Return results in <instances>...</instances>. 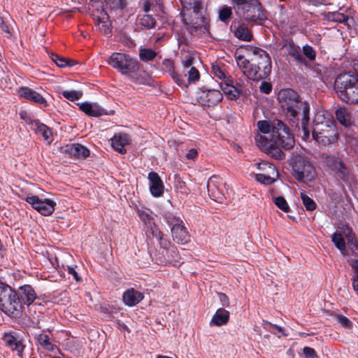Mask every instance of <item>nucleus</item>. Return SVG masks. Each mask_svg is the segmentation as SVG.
<instances>
[{
  "instance_id": "f257e3e1",
  "label": "nucleus",
  "mask_w": 358,
  "mask_h": 358,
  "mask_svg": "<svg viewBox=\"0 0 358 358\" xmlns=\"http://www.w3.org/2000/svg\"><path fill=\"white\" fill-rule=\"evenodd\" d=\"M284 115L294 131H303L306 139L310 136V104L302 101L296 92L292 89L281 90L278 95Z\"/></svg>"
},
{
  "instance_id": "f03ea898",
  "label": "nucleus",
  "mask_w": 358,
  "mask_h": 358,
  "mask_svg": "<svg viewBox=\"0 0 358 358\" xmlns=\"http://www.w3.org/2000/svg\"><path fill=\"white\" fill-rule=\"evenodd\" d=\"M259 129L264 134H271L275 144L280 145L285 150L294 148L295 141L290 133L289 127L280 120L272 121L262 120L257 122Z\"/></svg>"
},
{
  "instance_id": "7ed1b4c3",
  "label": "nucleus",
  "mask_w": 358,
  "mask_h": 358,
  "mask_svg": "<svg viewBox=\"0 0 358 358\" xmlns=\"http://www.w3.org/2000/svg\"><path fill=\"white\" fill-rule=\"evenodd\" d=\"M334 90L338 97L350 104L358 103V76L345 73L337 76Z\"/></svg>"
},
{
  "instance_id": "20e7f679",
  "label": "nucleus",
  "mask_w": 358,
  "mask_h": 358,
  "mask_svg": "<svg viewBox=\"0 0 358 358\" xmlns=\"http://www.w3.org/2000/svg\"><path fill=\"white\" fill-rule=\"evenodd\" d=\"M289 164L292 168V174L298 181L307 183L315 180L316 169L307 156L296 150L292 154Z\"/></svg>"
},
{
  "instance_id": "39448f33",
  "label": "nucleus",
  "mask_w": 358,
  "mask_h": 358,
  "mask_svg": "<svg viewBox=\"0 0 358 358\" xmlns=\"http://www.w3.org/2000/svg\"><path fill=\"white\" fill-rule=\"evenodd\" d=\"M19 295L10 286L0 282V310L8 316L19 317L22 313Z\"/></svg>"
},
{
  "instance_id": "423d86ee",
  "label": "nucleus",
  "mask_w": 358,
  "mask_h": 358,
  "mask_svg": "<svg viewBox=\"0 0 358 358\" xmlns=\"http://www.w3.org/2000/svg\"><path fill=\"white\" fill-rule=\"evenodd\" d=\"M254 54L259 55L257 64H252L250 69L245 71V76L250 80L259 81L266 78L271 73V58L266 51L255 48Z\"/></svg>"
},
{
  "instance_id": "0eeeda50",
  "label": "nucleus",
  "mask_w": 358,
  "mask_h": 358,
  "mask_svg": "<svg viewBox=\"0 0 358 358\" xmlns=\"http://www.w3.org/2000/svg\"><path fill=\"white\" fill-rule=\"evenodd\" d=\"M235 10L240 17L248 22L262 23L266 19L258 0H250L243 7L235 8Z\"/></svg>"
},
{
  "instance_id": "6e6552de",
  "label": "nucleus",
  "mask_w": 358,
  "mask_h": 358,
  "mask_svg": "<svg viewBox=\"0 0 358 358\" xmlns=\"http://www.w3.org/2000/svg\"><path fill=\"white\" fill-rule=\"evenodd\" d=\"M108 62L122 74L134 73L139 69L136 60L123 53L113 52Z\"/></svg>"
},
{
  "instance_id": "1a4fd4ad",
  "label": "nucleus",
  "mask_w": 358,
  "mask_h": 358,
  "mask_svg": "<svg viewBox=\"0 0 358 358\" xmlns=\"http://www.w3.org/2000/svg\"><path fill=\"white\" fill-rule=\"evenodd\" d=\"M314 139L319 143L327 145L337 140L336 125L333 121H327L312 131Z\"/></svg>"
},
{
  "instance_id": "9d476101",
  "label": "nucleus",
  "mask_w": 358,
  "mask_h": 358,
  "mask_svg": "<svg viewBox=\"0 0 358 358\" xmlns=\"http://www.w3.org/2000/svg\"><path fill=\"white\" fill-rule=\"evenodd\" d=\"M182 73L184 76L176 73L175 70L170 71V76L175 83L181 87H187L189 84L199 80L200 73L195 67L183 69Z\"/></svg>"
},
{
  "instance_id": "9b49d317",
  "label": "nucleus",
  "mask_w": 358,
  "mask_h": 358,
  "mask_svg": "<svg viewBox=\"0 0 358 358\" xmlns=\"http://www.w3.org/2000/svg\"><path fill=\"white\" fill-rule=\"evenodd\" d=\"M354 11L349 8L345 13L340 11L329 12L324 15V18L329 21L343 24L348 30H351L355 26Z\"/></svg>"
},
{
  "instance_id": "f8f14e48",
  "label": "nucleus",
  "mask_w": 358,
  "mask_h": 358,
  "mask_svg": "<svg viewBox=\"0 0 358 358\" xmlns=\"http://www.w3.org/2000/svg\"><path fill=\"white\" fill-rule=\"evenodd\" d=\"M26 201L45 216L51 215L54 212L56 205L55 202L50 199L41 200L37 196H27Z\"/></svg>"
},
{
  "instance_id": "ddd939ff",
  "label": "nucleus",
  "mask_w": 358,
  "mask_h": 358,
  "mask_svg": "<svg viewBox=\"0 0 358 358\" xmlns=\"http://www.w3.org/2000/svg\"><path fill=\"white\" fill-rule=\"evenodd\" d=\"M257 142L259 148L271 157L278 160L285 157L284 152L278 147V144L274 145L272 141H268L262 136L257 139Z\"/></svg>"
},
{
  "instance_id": "4468645a",
  "label": "nucleus",
  "mask_w": 358,
  "mask_h": 358,
  "mask_svg": "<svg viewBox=\"0 0 358 358\" xmlns=\"http://www.w3.org/2000/svg\"><path fill=\"white\" fill-rule=\"evenodd\" d=\"M324 163L331 170L338 171L339 176L345 180L348 176V170L344 164L336 157L323 153L322 155Z\"/></svg>"
},
{
  "instance_id": "2eb2a0df",
  "label": "nucleus",
  "mask_w": 358,
  "mask_h": 358,
  "mask_svg": "<svg viewBox=\"0 0 358 358\" xmlns=\"http://www.w3.org/2000/svg\"><path fill=\"white\" fill-rule=\"evenodd\" d=\"M199 99L200 103L203 106L211 107L220 103L222 100L223 96L219 90H210L203 92Z\"/></svg>"
},
{
  "instance_id": "dca6fc26",
  "label": "nucleus",
  "mask_w": 358,
  "mask_h": 358,
  "mask_svg": "<svg viewBox=\"0 0 358 358\" xmlns=\"http://www.w3.org/2000/svg\"><path fill=\"white\" fill-rule=\"evenodd\" d=\"M174 218L172 219V221L168 220V222L173 225L171 227V234L173 241L180 244L187 243L189 236L185 227L178 223H174Z\"/></svg>"
},
{
  "instance_id": "f3484780",
  "label": "nucleus",
  "mask_w": 358,
  "mask_h": 358,
  "mask_svg": "<svg viewBox=\"0 0 358 358\" xmlns=\"http://www.w3.org/2000/svg\"><path fill=\"white\" fill-rule=\"evenodd\" d=\"M62 152L71 157L76 158H86L90 155V150L84 145L79 143L66 145L62 148Z\"/></svg>"
},
{
  "instance_id": "a211bd4d",
  "label": "nucleus",
  "mask_w": 358,
  "mask_h": 358,
  "mask_svg": "<svg viewBox=\"0 0 358 358\" xmlns=\"http://www.w3.org/2000/svg\"><path fill=\"white\" fill-rule=\"evenodd\" d=\"M150 190L155 197L161 196L164 193V186L157 173L152 171L148 174Z\"/></svg>"
},
{
  "instance_id": "6ab92c4d",
  "label": "nucleus",
  "mask_w": 358,
  "mask_h": 358,
  "mask_svg": "<svg viewBox=\"0 0 358 358\" xmlns=\"http://www.w3.org/2000/svg\"><path fill=\"white\" fill-rule=\"evenodd\" d=\"M4 345L11 350H16L17 355L22 357L24 345L22 341L11 334H5L2 338Z\"/></svg>"
},
{
  "instance_id": "aec40b11",
  "label": "nucleus",
  "mask_w": 358,
  "mask_h": 358,
  "mask_svg": "<svg viewBox=\"0 0 358 358\" xmlns=\"http://www.w3.org/2000/svg\"><path fill=\"white\" fill-rule=\"evenodd\" d=\"M19 95L26 99H28L34 103L47 106L45 99L37 92L29 87H20L18 90Z\"/></svg>"
},
{
  "instance_id": "412c9836",
  "label": "nucleus",
  "mask_w": 358,
  "mask_h": 358,
  "mask_svg": "<svg viewBox=\"0 0 358 358\" xmlns=\"http://www.w3.org/2000/svg\"><path fill=\"white\" fill-rule=\"evenodd\" d=\"M241 87V86L240 85L235 86L232 81H224L220 83L221 90L225 95L231 100H236L239 98L241 94V89H240Z\"/></svg>"
},
{
  "instance_id": "4be33fe9",
  "label": "nucleus",
  "mask_w": 358,
  "mask_h": 358,
  "mask_svg": "<svg viewBox=\"0 0 358 358\" xmlns=\"http://www.w3.org/2000/svg\"><path fill=\"white\" fill-rule=\"evenodd\" d=\"M111 141V145L116 151L121 154H124L127 152L124 146L129 143L130 137L125 133H121L115 135Z\"/></svg>"
},
{
  "instance_id": "5701e85b",
  "label": "nucleus",
  "mask_w": 358,
  "mask_h": 358,
  "mask_svg": "<svg viewBox=\"0 0 358 358\" xmlns=\"http://www.w3.org/2000/svg\"><path fill=\"white\" fill-rule=\"evenodd\" d=\"M29 121L31 129L34 131L36 134L42 135L45 141H48L50 138L52 131L45 124L41 123L39 120L29 119Z\"/></svg>"
},
{
  "instance_id": "b1692460",
  "label": "nucleus",
  "mask_w": 358,
  "mask_h": 358,
  "mask_svg": "<svg viewBox=\"0 0 358 358\" xmlns=\"http://www.w3.org/2000/svg\"><path fill=\"white\" fill-rule=\"evenodd\" d=\"M143 299V294L140 292L135 290L134 288L129 289L123 294L122 296V299L124 302L129 306L136 305Z\"/></svg>"
},
{
  "instance_id": "393cba45",
  "label": "nucleus",
  "mask_w": 358,
  "mask_h": 358,
  "mask_svg": "<svg viewBox=\"0 0 358 358\" xmlns=\"http://www.w3.org/2000/svg\"><path fill=\"white\" fill-rule=\"evenodd\" d=\"M20 289L21 292L20 296L24 301V303L28 307L31 305L34 306L35 304L33 303L36 298V294L32 287L29 285H25L20 287Z\"/></svg>"
},
{
  "instance_id": "a878e982",
  "label": "nucleus",
  "mask_w": 358,
  "mask_h": 358,
  "mask_svg": "<svg viewBox=\"0 0 358 358\" xmlns=\"http://www.w3.org/2000/svg\"><path fill=\"white\" fill-rule=\"evenodd\" d=\"M286 48L288 55L290 56L296 62L301 65L307 64V62L299 46L295 45L294 43H289Z\"/></svg>"
},
{
  "instance_id": "bb28decb",
  "label": "nucleus",
  "mask_w": 358,
  "mask_h": 358,
  "mask_svg": "<svg viewBox=\"0 0 358 358\" xmlns=\"http://www.w3.org/2000/svg\"><path fill=\"white\" fill-rule=\"evenodd\" d=\"M78 105L80 109L89 116L99 117L106 114L104 109L101 108L96 105H92L87 102L78 103Z\"/></svg>"
},
{
  "instance_id": "cd10ccee",
  "label": "nucleus",
  "mask_w": 358,
  "mask_h": 358,
  "mask_svg": "<svg viewBox=\"0 0 358 358\" xmlns=\"http://www.w3.org/2000/svg\"><path fill=\"white\" fill-rule=\"evenodd\" d=\"M229 320V312L224 308H218L213 315L210 323L220 327L226 324Z\"/></svg>"
},
{
  "instance_id": "c85d7f7f",
  "label": "nucleus",
  "mask_w": 358,
  "mask_h": 358,
  "mask_svg": "<svg viewBox=\"0 0 358 358\" xmlns=\"http://www.w3.org/2000/svg\"><path fill=\"white\" fill-rule=\"evenodd\" d=\"M234 35L238 39L245 41H250L252 38V34L245 24L239 25L234 31Z\"/></svg>"
},
{
  "instance_id": "c756f323",
  "label": "nucleus",
  "mask_w": 358,
  "mask_h": 358,
  "mask_svg": "<svg viewBox=\"0 0 358 358\" xmlns=\"http://www.w3.org/2000/svg\"><path fill=\"white\" fill-rule=\"evenodd\" d=\"M257 169L263 171L266 176H271L273 178L276 179L278 176V171L275 166L268 162H262L258 164Z\"/></svg>"
},
{
  "instance_id": "7c9ffc66",
  "label": "nucleus",
  "mask_w": 358,
  "mask_h": 358,
  "mask_svg": "<svg viewBox=\"0 0 358 358\" xmlns=\"http://www.w3.org/2000/svg\"><path fill=\"white\" fill-rule=\"evenodd\" d=\"M52 60L59 66V67H66V66H73L76 64V61L66 59L65 57H61L55 53H52L50 55Z\"/></svg>"
},
{
  "instance_id": "2f4dec72",
  "label": "nucleus",
  "mask_w": 358,
  "mask_h": 358,
  "mask_svg": "<svg viewBox=\"0 0 358 358\" xmlns=\"http://www.w3.org/2000/svg\"><path fill=\"white\" fill-rule=\"evenodd\" d=\"M336 117L339 122L345 127L352 124L350 114L345 108L336 110Z\"/></svg>"
},
{
  "instance_id": "473e14b6",
  "label": "nucleus",
  "mask_w": 358,
  "mask_h": 358,
  "mask_svg": "<svg viewBox=\"0 0 358 358\" xmlns=\"http://www.w3.org/2000/svg\"><path fill=\"white\" fill-rule=\"evenodd\" d=\"M213 178H215V177L214 176L211 177L208 180V182L207 184V188H208V193L213 198V200H215V201L221 200L223 198L224 195L220 191V189H218L217 186L213 183Z\"/></svg>"
},
{
  "instance_id": "72a5a7b5",
  "label": "nucleus",
  "mask_w": 358,
  "mask_h": 358,
  "mask_svg": "<svg viewBox=\"0 0 358 358\" xmlns=\"http://www.w3.org/2000/svg\"><path fill=\"white\" fill-rule=\"evenodd\" d=\"M332 242L343 255H346L345 243L341 234L336 232L332 235Z\"/></svg>"
},
{
  "instance_id": "f704fd0d",
  "label": "nucleus",
  "mask_w": 358,
  "mask_h": 358,
  "mask_svg": "<svg viewBox=\"0 0 358 358\" xmlns=\"http://www.w3.org/2000/svg\"><path fill=\"white\" fill-rule=\"evenodd\" d=\"M141 26L149 29L153 28L156 24L155 19L150 15L144 14L138 19Z\"/></svg>"
},
{
  "instance_id": "c9c22d12",
  "label": "nucleus",
  "mask_w": 358,
  "mask_h": 358,
  "mask_svg": "<svg viewBox=\"0 0 358 358\" xmlns=\"http://www.w3.org/2000/svg\"><path fill=\"white\" fill-rule=\"evenodd\" d=\"M37 341L40 345L48 351H53L55 348V345L50 341V338L46 334H41L38 335Z\"/></svg>"
},
{
  "instance_id": "e433bc0d",
  "label": "nucleus",
  "mask_w": 358,
  "mask_h": 358,
  "mask_svg": "<svg viewBox=\"0 0 358 358\" xmlns=\"http://www.w3.org/2000/svg\"><path fill=\"white\" fill-rule=\"evenodd\" d=\"M157 56V52L150 48L140 50L139 57L143 62L152 61Z\"/></svg>"
},
{
  "instance_id": "4c0bfd02",
  "label": "nucleus",
  "mask_w": 358,
  "mask_h": 358,
  "mask_svg": "<svg viewBox=\"0 0 358 358\" xmlns=\"http://www.w3.org/2000/svg\"><path fill=\"white\" fill-rule=\"evenodd\" d=\"M182 3L189 5V8H192L196 15H199L203 8V3L200 0H181Z\"/></svg>"
},
{
  "instance_id": "58836bf2",
  "label": "nucleus",
  "mask_w": 358,
  "mask_h": 358,
  "mask_svg": "<svg viewBox=\"0 0 358 358\" xmlns=\"http://www.w3.org/2000/svg\"><path fill=\"white\" fill-rule=\"evenodd\" d=\"M232 15V9L227 6H222L219 10V19L224 22H227Z\"/></svg>"
},
{
  "instance_id": "ea45409f",
  "label": "nucleus",
  "mask_w": 358,
  "mask_h": 358,
  "mask_svg": "<svg viewBox=\"0 0 358 358\" xmlns=\"http://www.w3.org/2000/svg\"><path fill=\"white\" fill-rule=\"evenodd\" d=\"M301 198L303 204L307 210L311 211L316 208L315 202L311 198H310L308 195H306L304 192L301 193Z\"/></svg>"
},
{
  "instance_id": "a19ab883",
  "label": "nucleus",
  "mask_w": 358,
  "mask_h": 358,
  "mask_svg": "<svg viewBox=\"0 0 358 358\" xmlns=\"http://www.w3.org/2000/svg\"><path fill=\"white\" fill-rule=\"evenodd\" d=\"M62 94L68 100L74 101L78 100L83 96L82 91L71 90V91H63L61 92Z\"/></svg>"
},
{
  "instance_id": "79ce46f5",
  "label": "nucleus",
  "mask_w": 358,
  "mask_h": 358,
  "mask_svg": "<svg viewBox=\"0 0 358 358\" xmlns=\"http://www.w3.org/2000/svg\"><path fill=\"white\" fill-rule=\"evenodd\" d=\"M236 62L238 67L242 69L243 74L245 75V71L250 69L252 64L242 55L236 57Z\"/></svg>"
},
{
  "instance_id": "37998d69",
  "label": "nucleus",
  "mask_w": 358,
  "mask_h": 358,
  "mask_svg": "<svg viewBox=\"0 0 358 358\" xmlns=\"http://www.w3.org/2000/svg\"><path fill=\"white\" fill-rule=\"evenodd\" d=\"M255 178L258 182L266 185H270L275 180L273 176H266L263 173H257Z\"/></svg>"
},
{
  "instance_id": "c03bdc74",
  "label": "nucleus",
  "mask_w": 358,
  "mask_h": 358,
  "mask_svg": "<svg viewBox=\"0 0 358 358\" xmlns=\"http://www.w3.org/2000/svg\"><path fill=\"white\" fill-rule=\"evenodd\" d=\"M274 203L280 209L284 212L287 213L289 211V207L284 197L278 196L275 198Z\"/></svg>"
},
{
  "instance_id": "a18cd8bd",
  "label": "nucleus",
  "mask_w": 358,
  "mask_h": 358,
  "mask_svg": "<svg viewBox=\"0 0 358 358\" xmlns=\"http://www.w3.org/2000/svg\"><path fill=\"white\" fill-rule=\"evenodd\" d=\"M327 121H331L329 118L325 117L324 115L317 113L313 119V129H316V127L320 124H324V122Z\"/></svg>"
},
{
  "instance_id": "49530a36",
  "label": "nucleus",
  "mask_w": 358,
  "mask_h": 358,
  "mask_svg": "<svg viewBox=\"0 0 358 358\" xmlns=\"http://www.w3.org/2000/svg\"><path fill=\"white\" fill-rule=\"evenodd\" d=\"M194 61V57L192 55H191L189 53L185 55L182 59L183 69H187L189 68L194 67L192 66Z\"/></svg>"
},
{
  "instance_id": "de8ad7c7",
  "label": "nucleus",
  "mask_w": 358,
  "mask_h": 358,
  "mask_svg": "<svg viewBox=\"0 0 358 358\" xmlns=\"http://www.w3.org/2000/svg\"><path fill=\"white\" fill-rule=\"evenodd\" d=\"M303 55H304L310 61H313L315 59V51L310 45H306L303 46Z\"/></svg>"
},
{
  "instance_id": "09e8293b",
  "label": "nucleus",
  "mask_w": 358,
  "mask_h": 358,
  "mask_svg": "<svg viewBox=\"0 0 358 358\" xmlns=\"http://www.w3.org/2000/svg\"><path fill=\"white\" fill-rule=\"evenodd\" d=\"M153 235L159 241V244L162 248H166L169 245L170 243L163 238V234L160 231H153Z\"/></svg>"
},
{
  "instance_id": "8fccbe9b",
  "label": "nucleus",
  "mask_w": 358,
  "mask_h": 358,
  "mask_svg": "<svg viewBox=\"0 0 358 358\" xmlns=\"http://www.w3.org/2000/svg\"><path fill=\"white\" fill-rule=\"evenodd\" d=\"M303 352L306 358H318V356L313 348L305 347Z\"/></svg>"
},
{
  "instance_id": "3c124183",
  "label": "nucleus",
  "mask_w": 358,
  "mask_h": 358,
  "mask_svg": "<svg viewBox=\"0 0 358 358\" xmlns=\"http://www.w3.org/2000/svg\"><path fill=\"white\" fill-rule=\"evenodd\" d=\"M205 23H206L205 18L202 16H199V15H198V17H196L195 21H194L192 20V21L191 22V24L195 29L201 28L202 27L204 26Z\"/></svg>"
},
{
  "instance_id": "603ef678",
  "label": "nucleus",
  "mask_w": 358,
  "mask_h": 358,
  "mask_svg": "<svg viewBox=\"0 0 358 358\" xmlns=\"http://www.w3.org/2000/svg\"><path fill=\"white\" fill-rule=\"evenodd\" d=\"M346 239L348 240V243L350 245H351L352 246H353V248H352V252L355 253V255H357V252H355V250H358V245H357V240L355 237V234H351V236H347Z\"/></svg>"
},
{
  "instance_id": "864d4df0",
  "label": "nucleus",
  "mask_w": 358,
  "mask_h": 358,
  "mask_svg": "<svg viewBox=\"0 0 358 358\" xmlns=\"http://www.w3.org/2000/svg\"><path fill=\"white\" fill-rule=\"evenodd\" d=\"M259 89L261 92L268 94L271 92L272 86L271 83L263 81L261 83Z\"/></svg>"
},
{
  "instance_id": "5fc2aeb1",
  "label": "nucleus",
  "mask_w": 358,
  "mask_h": 358,
  "mask_svg": "<svg viewBox=\"0 0 358 358\" xmlns=\"http://www.w3.org/2000/svg\"><path fill=\"white\" fill-rule=\"evenodd\" d=\"M337 320L338 322L345 327H350L352 326V322L343 315H338L337 316Z\"/></svg>"
},
{
  "instance_id": "6e6d98bb",
  "label": "nucleus",
  "mask_w": 358,
  "mask_h": 358,
  "mask_svg": "<svg viewBox=\"0 0 358 358\" xmlns=\"http://www.w3.org/2000/svg\"><path fill=\"white\" fill-rule=\"evenodd\" d=\"M212 70L215 76L219 78H223L225 77L224 72L221 69V68L216 65L212 66Z\"/></svg>"
},
{
  "instance_id": "4d7b16f0",
  "label": "nucleus",
  "mask_w": 358,
  "mask_h": 358,
  "mask_svg": "<svg viewBox=\"0 0 358 358\" xmlns=\"http://www.w3.org/2000/svg\"><path fill=\"white\" fill-rule=\"evenodd\" d=\"M139 216H140L141 220L143 222H144L145 224H151L152 217L148 213H147L145 211H140Z\"/></svg>"
},
{
  "instance_id": "13d9d810",
  "label": "nucleus",
  "mask_w": 358,
  "mask_h": 358,
  "mask_svg": "<svg viewBox=\"0 0 358 358\" xmlns=\"http://www.w3.org/2000/svg\"><path fill=\"white\" fill-rule=\"evenodd\" d=\"M220 301L222 303V306L224 307L229 306V297L224 293L219 292L217 293Z\"/></svg>"
},
{
  "instance_id": "bf43d9fd",
  "label": "nucleus",
  "mask_w": 358,
  "mask_h": 358,
  "mask_svg": "<svg viewBox=\"0 0 358 358\" xmlns=\"http://www.w3.org/2000/svg\"><path fill=\"white\" fill-rule=\"evenodd\" d=\"M348 262L355 273V275L352 278H358V259H351Z\"/></svg>"
},
{
  "instance_id": "052dcab7",
  "label": "nucleus",
  "mask_w": 358,
  "mask_h": 358,
  "mask_svg": "<svg viewBox=\"0 0 358 358\" xmlns=\"http://www.w3.org/2000/svg\"><path fill=\"white\" fill-rule=\"evenodd\" d=\"M197 155H198L197 150L194 148H192L187 152L185 157L188 159H195L196 158Z\"/></svg>"
},
{
  "instance_id": "680f3d73",
  "label": "nucleus",
  "mask_w": 358,
  "mask_h": 358,
  "mask_svg": "<svg viewBox=\"0 0 358 358\" xmlns=\"http://www.w3.org/2000/svg\"><path fill=\"white\" fill-rule=\"evenodd\" d=\"M341 230L343 234L345 236V238L348 236H351L353 234L351 228L349 227L348 225H343L342 227H339Z\"/></svg>"
},
{
  "instance_id": "e2e57ef3",
  "label": "nucleus",
  "mask_w": 358,
  "mask_h": 358,
  "mask_svg": "<svg viewBox=\"0 0 358 358\" xmlns=\"http://www.w3.org/2000/svg\"><path fill=\"white\" fill-rule=\"evenodd\" d=\"M264 322L266 324H268L270 327H271L272 328L277 329L279 332H281L284 336H287V334L285 333L284 329L281 327L278 326L277 324H273V323H271L270 322H268V321H264Z\"/></svg>"
},
{
  "instance_id": "0e129e2a",
  "label": "nucleus",
  "mask_w": 358,
  "mask_h": 358,
  "mask_svg": "<svg viewBox=\"0 0 358 358\" xmlns=\"http://www.w3.org/2000/svg\"><path fill=\"white\" fill-rule=\"evenodd\" d=\"M68 272L69 274L73 275L75 280L77 282H79L81 280V278L78 275V273L75 271V269L73 267L68 266Z\"/></svg>"
},
{
  "instance_id": "69168bd1",
  "label": "nucleus",
  "mask_w": 358,
  "mask_h": 358,
  "mask_svg": "<svg viewBox=\"0 0 358 358\" xmlns=\"http://www.w3.org/2000/svg\"><path fill=\"white\" fill-rule=\"evenodd\" d=\"M99 29L100 31L103 33L104 34H108L110 33V29H109V27L106 24L105 22H103L100 27H99Z\"/></svg>"
},
{
  "instance_id": "338daca9",
  "label": "nucleus",
  "mask_w": 358,
  "mask_h": 358,
  "mask_svg": "<svg viewBox=\"0 0 358 358\" xmlns=\"http://www.w3.org/2000/svg\"><path fill=\"white\" fill-rule=\"evenodd\" d=\"M232 2L236 5V8L243 7V5L246 4L250 0H231Z\"/></svg>"
},
{
  "instance_id": "774afa93",
  "label": "nucleus",
  "mask_w": 358,
  "mask_h": 358,
  "mask_svg": "<svg viewBox=\"0 0 358 358\" xmlns=\"http://www.w3.org/2000/svg\"><path fill=\"white\" fill-rule=\"evenodd\" d=\"M163 64L165 65L166 67L169 68V72L170 73V71L174 70V65L173 62L171 60L166 59L163 62Z\"/></svg>"
}]
</instances>
